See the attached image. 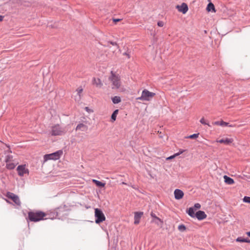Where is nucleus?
<instances>
[{
    "instance_id": "7ed1b4c3",
    "label": "nucleus",
    "mask_w": 250,
    "mask_h": 250,
    "mask_svg": "<svg viewBox=\"0 0 250 250\" xmlns=\"http://www.w3.org/2000/svg\"><path fill=\"white\" fill-rule=\"evenodd\" d=\"M63 151L62 150H59L54 153L51 154H45L43 156V163H45L48 160H57L60 159L61 156L62 155Z\"/></svg>"
},
{
    "instance_id": "72a5a7b5",
    "label": "nucleus",
    "mask_w": 250,
    "mask_h": 250,
    "mask_svg": "<svg viewBox=\"0 0 250 250\" xmlns=\"http://www.w3.org/2000/svg\"><path fill=\"white\" fill-rule=\"evenodd\" d=\"M157 25L158 26H159V27H163L164 25V23L163 21H159L158 22H157Z\"/></svg>"
},
{
    "instance_id": "1a4fd4ad",
    "label": "nucleus",
    "mask_w": 250,
    "mask_h": 250,
    "mask_svg": "<svg viewBox=\"0 0 250 250\" xmlns=\"http://www.w3.org/2000/svg\"><path fill=\"white\" fill-rule=\"evenodd\" d=\"M19 175L23 176L24 174H28L29 170L26 167L25 165L19 166L17 168Z\"/></svg>"
},
{
    "instance_id": "f257e3e1",
    "label": "nucleus",
    "mask_w": 250,
    "mask_h": 250,
    "mask_svg": "<svg viewBox=\"0 0 250 250\" xmlns=\"http://www.w3.org/2000/svg\"><path fill=\"white\" fill-rule=\"evenodd\" d=\"M28 214L29 220L32 222L42 220L46 216V213L41 211H30Z\"/></svg>"
},
{
    "instance_id": "473e14b6",
    "label": "nucleus",
    "mask_w": 250,
    "mask_h": 250,
    "mask_svg": "<svg viewBox=\"0 0 250 250\" xmlns=\"http://www.w3.org/2000/svg\"><path fill=\"white\" fill-rule=\"evenodd\" d=\"M229 125V123L225 122L223 121H221V126H228Z\"/></svg>"
},
{
    "instance_id": "bb28decb",
    "label": "nucleus",
    "mask_w": 250,
    "mask_h": 250,
    "mask_svg": "<svg viewBox=\"0 0 250 250\" xmlns=\"http://www.w3.org/2000/svg\"><path fill=\"white\" fill-rule=\"evenodd\" d=\"M200 123L202 124H204V125H208L209 126H210L209 124L207 123L206 122V120L204 118H202L201 119L200 121Z\"/></svg>"
},
{
    "instance_id": "2eb2a0df",
    "label": "nucleus",
    "mask_w": 250,
    "mask_h": 250,
    "mask_svg": "<svg viewBox=\"0 0 250 250\" xmlns=\"http://www.w3.org/2000/svg\"><path fill=\"white\" fill-rule=\"evenodd\" d=\"M150 215L153 218V220H152V221L154 223H155L157 225H159V222L162 224L163 223V221L160 219L159 218V217H157L156 216V215L153 213V212H151L150 213Z\"/></svg>"
},
{
    "instance_id": "dca6fc26",
    "label": "nucleus",
    "mask_w": 250,
    "mask_h": 250,
    "mask_svg": "<svg viewBox=\"0 0 250 250\" xmlns=\"http://www.w3.org/2000/svg\"><path fill=\"white\" fill-rule=\"evenodd\" d=\"M87 126L83 124H79L76 126V130H81V131H85L87 130Z\"/></svg>"
},
{
    "instance_id": "39448f33",
    "label": "nucleus",
    "mask_w": 250,
    "mask_h": 250,
    "mask_svg": "<svg viewBox=\"0 0 250 250\" xmlns=\"http://www.w3.org/2000/svg\"><path fill=\"white\" fill-rule=\"evenodd\" d=\"M155 95V93L150 92L146 89H145L142 91L141 96L137 98V99L141 101H149L152 99Z\"/></svg>"
},
{
    "instance_id": "ea45409f",
    "label": "nucleus",
    "mask_w": 250,
    "mask_h": 250,
    "mask_svg": "<svg viewBox=\"0 0 250 250\" xmlns=\"http://www.w3.org/2000/svg\"><path fill=\"white\" fill-rule=\"evenodd\" d=\"M244 242L245 243H250V240L249 239H244Z\"/></svg>"
},
{
    "instance_id": "e433bc0d",
    "label": "nucleus",
    "mask_w": 250,
    "mask_h": 250,
    "mask_svg": "<svg viewBox=\"0 0 250 250\" xmlns=\"http://www.w3.org/2000/svg\"><path fill=\"white\" fill-rule=\"evenodd\" d=\"M121 21V19H113V22H114L115 23H116L117 22L120 21Z\"/></svg>"
},
{
    "instance_id": "20e7f679",
    "label": "nucleus",
    "mask_w": 250,
    "mask_h": 250,
    "mask_svg": "<svg viewBox=\"0 0 250 250\" xmlns=\"http://www.w3.org/2000/svg\"><path fill=\"white\" fill-rule=\"evenodd\" d=\"M65 129L59 124L51 127L50 133L52 136L62 135L65 133Z\"/></svg>"
},
{
    "instance_id": "a211bd4d",
    "label": "nucleus",
    "mask_w": 250,
    "mask_h": 250,
    "mask_svg": "<svg viewBox=\"0 0 250 250\" xmlns=\"http://www.w3.org/2000/svg\"><path fill=\"white\" fill-rule=\"evenodd\" d=\"M92 182L94 184H95L96 185L97 187H104L105 186V183H103L102 182H100V181H98V180H95V179H93L92 180Z\"/></svg>"
},
{
    "instance_id": "49530a36",
    "label": "nucleus",
    "mask_w": 250,
    "mask_h": 250,
    "mask_svg": "<svg viewBox=\"0 0 250 250\" xmlns=\"http://www.w3.org/2000/svg\"><path fill=\"white\" fill-rule=\"evenodd\" d=\"M122 184H125H125H126V183H125V182H123V183H122Z\"/></svg>"
},
{
    "instance_id": "aec40b11",
    "label": "nucleus",
    "mask_w": 250,
    "mask_h": 250,
    "mask_svg": "<svg viewBox=\"0 0 250 250\" xmlns=\"http://www.w3.org/2000/svg\"><path fill=\"white\" fill-rule=\"evenodd\" d=\"M207 10L208 12L210 11L211 10L215 12V7L213 4L211 2L208 3L207 7Z\"/></svg>"
},
{
    "instance_id": "f03ea898",
    "label": "nucleus",
    "mask_w": 250,
    "mask_h": 250,
    "mask_svg": "<svg viewBox=\"0 0 250 250\" xmlns=\"http://www.w3.org/2000/svg\"><path fill=\"white\" fill-rule=\"evenodd\" d=\"M188 214L191 217H196L199 220H202L206 218L207 215L203 211L199 210L195 213V210L193 208H189L187 211Z\"/></svg>"
},
{
    "instance_id": "423d86ee",
    "label": "nucleus",
    "mask_w": 250,
    "mask_h": 250,
    "mask_svg": "<svg viewBox=\"0 0 250 250\" xmlns=\"http://www.w3.org/2000/svg\"><path fill=\"white\" fill-rule=\"evenodd\" d=\"M95 217L96 218L95 222L96 224H99L105 220V217L104 213L99 208L95 209Z\"/></svg>"
},
{
    "instance_id": "4be33fe9",
    "label": "nucleus",
    "mask_w": 250,
    "mask_h": 250,
    "mask_svg": "<svg viewBox=\"0 0 250 250\" xmlns=\"http://www.w3.org/2000/svg\"><path fill=\"white\" fill-rule=\"evenodd\" d=\"M112 102L114 104H118L121 101L120 97L115 96L112 99Z\"/></svg>"
},
{
    "instance_id": "ddd939ff",
    "label": "nucleus",
    "mask_w": 250,
    "mask_h": 250,
    "mask_svg": "<svg viewBox=\"0 0 250 250\" xmlns=\"http://www.w3.org/2000/svg\"><path fill=\"white\" fill-rule=\"evenodd\" d=\"M143 214L142 212H135L134 213V224L138 225L140 222V218Z\"/></svg>"
},
{
    "instance_id": "6ab92c4d",
    "label": "nucleus",
    "mask_w": 250,
    "mask_h": 250,
    "mask_svg": "<svg viewBox=\"0 0 250 250\" xmlns=\"http://www.w3.org/2000/svg\"><path fill=\"white\" fill-rule=\"evenodd\" d=\"M6 163V167L8 169H13L16 167V164H15L13 162V161L9 162V163Z\"/></svg>"
},
{
    "instance_id": "4c0bfd02",
    "label": "nucleus",
    "mask_w": 250,
    "mask_h": 250,
    "mask_svg": "<svg viewBox=\"0 0 250 250\" xmlns=\"http://www.w3.org/2000/svg\"><path fill=\"white\" fill-rule=\"evenodd\" d=\"M185 151V150H180L179 152L176 153V154H178V155L183 153Z\"/></svg>"
},
{
    "instance_id": "4468645a",
    "label": "nucleus",
    "mask_w": 250,
    "mask_h": 250,
    "mask_svg": "<svg viewBox=\"0 0 250 250\" xmlns=\"http://www.w3.org/2000/svg\"><path fill=\"white\" fill-rule=\"evenodd\" d=\"M92 84L99 88H101L103 86L101 80L98 78H93L92 79Z\"/></svg>"
},
{
    "instance_id": "2f4dec72",
    "label": "nucleus",
    "mask_w": 250,
    "mask_h": 250,
    "mask_svg": "<svg viewBox=\"0 0 250 250\" xmlns=\"http://www.w3.org/2000/svg\"><path fill=\"white\" fill-rule=\"evenodd\" d=\"M83 89L82 87H79L77 89V93H78V95H79V96H81L80 94L83 92Z\"/></svg>"
},
{
    "instance_id": "0eeeda50",
    "label": "nucleus",
    "mask_w": 250,
    "mask_h": 250,
    "mask_svg": "<svg viewBox=\"0 0 250 250\" xmlns=\"http://www.w3.org/2000/svg\"><path fill=\"white\" fill-rule=\"evenodd\" d=\"M110 79L114 86L113 88H118L120 86V79L117 76L112 73V75L110 78Z\"/></svg>"
},
{
    "instance_id": "b1692460",
    "label": "nucleus",
    "mask_w": 250,
    "mask_h": 250,
    "mask_svg": "<svg viewBox=\"0 0 250 250\" xmlns=\"http://www.w3.org/2000/svg\"><path fill=\"white\" fill-rule=\"evenodd\" d=\"M198 136H199V133H197V134H193L192 135H189V136L187 137L186 138L193 139H196V138H198Z\"/></svg>"
},
{
    "instance_id": "c756f323",
    "label": "nucleus",
    "mask_w": 250,
    "mask_h": 250,
    "mask_svg": "<svg viewBox=\"0 0 250 250\" xmlns=\"http://www.w3.org/2000/svg\"><path fill=\"white\" fill-rule=\"evenodd\" d=\"M123 55L124 56H125L127 59H130V52H128V51H127V52H125V53H123Z\"/></svg>"
},
{
    "instance_id": "c85d7f7f",
    "label": "nucleus",
    "mask_w": 250,
    "mask_h": 250,
    "mask_svg": "<svg viewBox=\"0 0 250 250\" xmlns=\"http://www.w3.org/2000/svg\"><path fill=\"white\" fill-rule=\"evenodd\" d=\"M195 210L197 209H199L201 208V205L199 203H196L193 207Z\"/></svg>"
},
{
    "instance_id": "cd10ccee",
    "label": "nucleus",
    "mask_w": 250,
    "mask_h": 250,
    "mask_svg": "<svg viewBox=\"0 0 250 250\" xmlns=\"http://www.w3.org/2000/svg\"><path fill=\"white\" fill-rule=\"evenodd\" d=\"M178 156V154H174V155H172V156H170L168 157H167L166 158V160H171L172 159H173L175 157H176V156Z\"/></svg>"
},
{
    "instance_id": "9d476101",
    "label": "nucleus",
    "mask_w": 250,
    "mask_h": 250,
    "mask_svg": "<svg viewBox=\"0 0 250 250\" xmlns=\"http://www.w3.org/2000/svg\"><path fill=\"white\" fill-rule=\"evenodd\" d=\"M176 8L179 12H182L183 14H186L188 9L187 4L185 3H183L181 5H177Z\"/></svg>"
},
{
    "instance_id": "7c9ffc66",
    "label": "nucleus",
    "mask_w": 250,
    "mask_h": 250,
    "mask_svg": "<svg viewBox=\"0 0 250 250\" xmlns=\"http://www.w3.org/2000/svg\"><path fill=\"white\" fill-rule=\"evenodd\" d=\"M244 239L245 238H243L242 237H238L236 239V242H244Z\"/></svg>"
},
{
    "instance_id": "5701e85b",
    "label": "nucleus",
    "mask_w": 250,
    "mask_h": 250,
    "mask_svg": "<svg viewBox=\"0 0 250 250\" xmlns=\"http://www.w3.org/2000/svg\"><path fill=\"white\" fill-rule=\"evenodd\" d=\"M6 163H9L12 161H13V156L12 155H7L6 156L5 160Z\"/></svg>"
},
{
    "instance_id": "393cba45",
    "label": "nucleus",
    "mask_w": 250,
    "mask_h": 250,
    "mask_svg": "<svg viewBox=\"0 0 250 250\" xmlns=\"http://www.w3.org/2000/svg\"><path fill=\"white\" fill-rule=\"evenodd\" d=\"M178 229L181 231H184L186 229V228L185 225H181L178 226Z\"/></svg>"
},
{
    "instance_id": "9b49d317",
    "label": "nucleus",
    "mask_w": 250,
    "mask_h": 250,
    "mask_svg": "<svg viewBox=\"0 0 250 250\" xmlns=\"http://www.w3.org/2000/svg\"><path fill=\"white\" fill-rule=\"evenodd\" d=\"M233 139L232 138H226L220 140H217L216 142L220 144H224L225 145H230L233 142Z\"/></svg>"
},
{
    "instance_id": "58836bf2",
    "label": "nucleus",
    "mask_w": 250,
    "mask_h": 250,
    "mask_svg": "<svg viewBox=\"0 0 250 250\" xmlns=\"http://www.w3.org/2000/svg\"><path fill=\"white\" fill-rule=\"evenodd\" d=\"M185 151V150H180L179 152L176 153V154H178V155L183 153Z\"/></svg>"
},
{
    "instance_id": "f704fd0d",
    "label": "nucleus",
    "mask_w": 250,
    "mask_h": 250,
    "mask_svg": "<svg viewBox=\"0 0 250 250\" xmlns=\"http://www.w3.org/2000/svg\"><path fill=\"white\" fill-rule=\"evenodd\" d=\"M212 124L213 125H220L221 126V121H216L213 123H212Z\"/></svg>"
},
{
    "instance_id": "c9c22d12",
    "label": "nucleus",
    "mask_w": 250,
    "mask_h": 250,
    "mask_svg": "<svg viewBox=\"0 0 250 250\" xmlns=\"http://www.w3.org/2000/svg\"><path fill=\"white\" fill-rule=\"evenodd\" d=\"M84 109L88 112H93V110L89 109L88 107H85Z\"/></svg>"
},
{
    "instance_id": "f8f14e48",
    "label": "nucleus",
    "mask_w": 250,
    "mask_h": 250,
    "mask_svg": "<svg viewBox=\"0 0 250 250\" xmlns=\"http://www.w3.org/2000/svg\"><path fill=\"white\" fill-rule=\"evenodd\" d=\"M175 198L177 200L182 199L184 195V192L180 189H176L174 192Z\"/></svg>"
},
{
    "instance_id": "6e6552de",
    "label": "nucleus",
    "mask_w": 250,
    "mask_h": 250,
    "mask_svg": "<svg viewBox=\"0 0 250 250\" xmlns=\"http://www.w3.org/2000/svg\"><path fill=\"white\" fill-rule=\"evenodd\" d=\"M6 197L9 199H11L13 202L18 206L21 205V201L19 197L14 194L13 193L8 192L6 194Z\"/></svg>"
},
{
    "instance_id": "a878e982",
    "label": "nucleus",
    "mask_w": 250,
    "mask_h": 250,
    "mask_svg": "<svg viewBox=\"0 0 250 250\" xmlns=\"http://www.w3.org/2000/svg\"><path fill=\"white\" fill-rule=\"evenodd\" d=\"M243 201L246 203H250V197L245 196L243 198Z\"/></svg>"
},
{
    "instance_id": "412c9836",
    "label": "nucleus",
    "mask_w": 250,
    "mask_h": 250,
    "mask_svg": "<svg viewBox=\"0 0 250 250\" xmlns=\"http://www.w3.org/2000/svg\"><path fill=\"white\" fill-rule=\"evenodd\" d=\"M118 112H119L118 109H116L112 113V114L111 115V120H112V122H114L116 120L117 115L118 114Z\"/></svg>"
},
{
    "instance_id": "a18cd8bd",
    "label": "nucleus",
    "mask_w": 250,
    "mask_h": 250,
    "mask_svg": "<svg viewBox=\"0 0 250 250\" xmlns=\"http://www.w3.org/2000/svg\"><path fill=\"white\" fill-rule=\"evenodd\" d=\"M247 234L248 235V236L250 237V231L247 232Z\"/></svg>"
},
{
    "instance_id": "37998d69",
    "label": "nucleus",
    "mask_w": 250,
    "mask_h": 250,
    "mask_svg": "<svg viewBox=\"0 0 250 250\" xmlns=\"http://www.w3.org/2000/svg\"><path fill=\"white\" fill-rule=\"evenodd\" d=\"M3 19V16H0V21H2Z\"/></svg>"
},
{
    "instance_id": "f3484780",
    "label": "nucleus",
    "mask_w": 250,
    "mask_h": 250,
    "mask_svg": "<svg viewBox=\"0 0 250 250\" xmlns=\"http://www.w3.org/2000/svg\"><path fill=\"white\" fill-rule=\"evenodd\" d=\"M224 179L225 182L228 185H232L234 183V181L233 179L227 175L224 176Z\"/></svg>"
},
{
    "instance_id": "79ce46f5",
    "label": "nucleus",
    "mask_w": 250,
    "mask_h": 250,
    "mask_svg": "<svg viewBox=\"0 0 250 250\" xmlns=\"http://www.w3.org/2000/svg\"><path fill=\"white\" fill-rule=\"evenodd\" d=\"M158 133H160V136H159V137L161 138H162L163 137V135L162 134L161 132H159V131H158Z\"/></svg>"
},
{
    "instance_id": "a19ab883",
    "label": "nucleus",
    "mask_w": 250,
    "mask_h": 250,
    "mask_svg": "<svg viewBox=\"0 0 250 250\" xmlns=\"http://www.w3.org/2000/svg\"><path fill=\"white\" fill-rule=\"evenodd\" d=\"M228 126H229V127H235L236 125H228Z\"/></svg>"
},
{
    "instance_id": "c03bdc74",
    "label": "nucleus",
    "mask_w": 250,
    "mask_h": 250,
    "mask_svg": "<svg viewBox=\"0 0 250 250\" xmlns=\"http://www.w3.org/2000/svg\"><path fill=\"white\" fill-rule=\"evenodd\" d=\"M110 43L113 45H117V43L116 42H111Z\"/></svg>"
}]
</instances>
